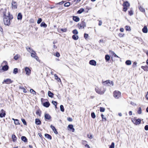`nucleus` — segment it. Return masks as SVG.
Wrapping results in <instances>:
<instances>
[{"mask_svg": "<svg viewBox=\"0 0 148 148\" xmlns=\"http://www.w3.org/2000/svg\"><path fill=\"white\" fill-rule=\"evenodd\" d=\"M73 19L74 21L76 22H78L79 21V18L76 16H74L73 17Z\"/></svg>", "mask_w": 148, "mask_h": 148, "instance_id": "nucleus-19", "label": "nucleus"}, {"mask_svg": "<svg viewBox=\"0 0 148 148\" xmlns=\"http://www.w3.org/2000/svg\"><path fill=\"white\" fill-rule=\"evenodd\" d=\"M145 129L146 130H148V125H147L145 126Z\"/></svg>", "mask_w": 148, "mask_h": 148, "instance_id": "nucleus-61", "label": "nucleus"}, {"mask_svg": "<svg viewBox=\"0 0 148 148\" xmlns=\"http://www.w3.org/2000/svg\"><path fill=\"white\" fill-rule=\"evenodd\" d=\"M8 68V66L7 65H5L2 67V69L3 71H7Z\"/></svg>", "mask_w": 148, "mask_h": 148, "instance_id": "nucleus-14", "label": "nucleus"}, {"mask_svg": "<svg viewBox=\"0 0 148 148\" xmlns=\"http://www.w3.org/2000/svg\"><path fill=\"white\" fill-rule=\"evenodd\" d=\"M20 56L18 55H16L14 57V59L16 60H17L18 58H19Z\"/></svg>", "mask_w": 148, "mask_h": 148, "instance_id": "nucleus-46", "label": "nucleus"}, {"mask_svg": "<svg viewBox=\"0 0 148 148\" xmlns=\"http://www.w3.org/2000/svg\"><path fill=\"white\" fill-rule=\"evenodd\" d=\"M12 138L13 139V141L14 142L16 140V137L15 135L14 134H13L12 135Z\"/></svg>", "mask_w": 148, "mask_h": 148, "instance_id": "nucleus-37", "label": "nucleus"}, {"mask_svg": "<svg viewBox=\"0 0 148 148\" xmlns=\"http://www.w3.org/2000/svg\"><path fill=\"white\" fill-rule=\"evenodd\" d=\"M118 35L120 37H122L123 36L124 34L121 33H119Z\"/></svg>", "mask_w": 148, "mask_h": 148, "instance_id": "nucleus-60", "label": "nucleus"}, {"mask_svg": "<svg viewBox=\"0 0 148 148\" xmlns=\"http://www.w3.org/2000/svg\"><path fill=\"white\" fill-rule=\"evenodd\" d=\"M45 118L46 119L49 120L51 119V116L49 114H46L45 115Z\"/></svg>", "mask_w": 148, "mask_h": 148, "instance_id": "nucleus-15", "label": "nucleus"}, {"mask_svg": "<svg viewBox=\"0 0 148 148\" xmlns=\"http://www.w3.org/2000/svg\"><path fill=\"white\" fill-rule=\"evenodd\" d=\"M52 103L53 104L54 106L57 105V103L56 101H52Z\"/></svg>", "mask_w": 148, "mask_h": 148, "instance_id": "nucleus-58", "label": "nucleus"}, {"mask_svg": "<svg viewBox=\"0 0 148 148\" xmlns=\"http://www.w3.org/2000/svg\"><path fill=\"white\" fill-rule=\"evenodd\" d=\"M70 5V3L69 2H67V3H65L64 4V5L66 7H68Z\"/></svg>", "mask_w": 148, "mask_h": 148, "instance_id": "nucleus-51", "label": "nucleus"}, {"mask_svg": "<svg viewBox=\"0 0 148 148\" xmlns=\"http://www.w3.org/2000/svg\"><path fill=\"white\" fill-rule=\"evenodd\" d=\"M130 5V4L127 1L124 2L123 4V6H125L127 7H129Z\"/></svg>", "mask_w": 148, "mask_h": 148, "instance_id": "nucleus-24", "label": "nucleus"}, {"mask_svg": "<svg viewBox=\"0 0 148 148\" xmlns=\"http://www.w3.org/2000/svg\"><path fill=\"white\" fill-rule=\"evenodd\" d=\"M91 116L92 117L93 119H95L96 117L95 114L94 112L91 113Z\"/></svg>", "mask_w": 148, "mask_h": 148, "instance_id": "nucleus-45", "label": "nucleus"}, {"mask_svg": "<svg viewBox=\"0 0 148 148\" xmlns=\"http://www.w3.org/2000/svg\"><path fill=\"white\" fill-rule=\"evenodd\" d=\"M111 53L113 55L114 57H117V58H119V57L114 52L111 51Z\"/></svg>", "mask_w": 148, "mask_h": 148, "instance_id": "nucleus-40", "label": "nucleus"}, {"mask_svg": "<svg viewBox=\"0 0 148 148\" xmlns=\"http://www.w3.org/2000/svg\"><path fill=\"white\" fill-rule=\"evenodd\" d=\"M42 21V19L40 18H39L37 21V23L38 24H40Z\"/></svg>", "mask_w": 148, "mask_h": 148, "instance_id": "nucleus-49", "label": "nucleus"}, {"mask_svg": "<svg viewBox=\"0 0 148 148\" xmlns=\"http://www.w3.org/2000/svg\"><path fill=\"white\" fill-rule=\"evenodd\" d=\"M43 105L45 107L47 108L50 105V103L48 102H46L43 103Z\"/></svg>", "mask_w": 148, "mask_h": 148, "instance_id": "nucleus-20", "label": "nucleus"}, {"mask_svg": "<svg viewBox=\"0 0 148 148\" xmlns=\"http://www.w3.org/2000/svg\"><path fill=\"white\" fill-rule=\"evenodd\" d=\"M103 84L106 86H113L114 83L112 81L108 80L102 82Z\"/></svg>", "mask_w": 148, "mask_h": 148, "instance_id": "nucleus-2", "label": "nucleus"}, {"mask_svg": "<svg viewBox=\"0 0 148 148\" xmlns=\"http://www.w3.org/2000/svg\"><path fill=\"white\" fill-rule=\"evenodd\" d=\"M54 55L58 57H59L60 56V54L58 52H57L56 54H54Z\"/></svg>", "mask_w": 148, "mask_h": 148, "instance_id": "nucleus-52", "label": "nucleus"}, {"mask_svg": "<svg viewBox=\"0 0 148 148\" xmlns=\"http://www.w3.org/2000/svg\"><path fill=\"white\" fill-rule=\"evenodd\" d=\"M40 25L41 27H43L45 28L47 27V25L44 22H42Z\"/></svg>", "mask_w": 148, "mask_h": 148, "instance_id": "nucleus-32", "label": "nucleus"}, {"mask_svg": "<svg viewBox=\"0 0 148 148\" xmlns=\"http://www.w3.org/2000/svg\"><path fill=\"white\" fill-rule=\"evenodd\" d=\"M143 32L145 33H146L147 32L148 29L146 26H145L142 29Z\"/></svg>", "mask_w": 148, "mask_h": 148, "instance_id": "nucleus-16", "label": "nucleus"}, {"mask_svg": "<svg viewBox=\"0 0 148 148\" xmlns=\"http://www.w3.org/2000/svg\"><path fill=\"white\" fill-rule=\"evenodd\" d=\"M18 69L17 68H14V69L13 73L14 74H16L18 73Z\"/></svg>", "mask_w": 148, "mask_h": 148, "instance_id": "nucleus-36", "label": "nucleus"}, {"mask_svg": "<svg viewBox=\"0 0 148 148\" xmlns=\"http://www.w3.org/2000/svg\"><path fill=\"white\" fill-rule=\"evenodd\" d=\"M73 33L75 35H76L78 34V32L77 29H74L73 31Z\"/></svg>", "mask_w": 148, "mask_h": 148, "instance_id": "nucleus-38", "label": "nucleus"}, {"mask_svg": "<svg viewBox=\"0 0 148 148\" xmlns=\"http://www.w3.org/2000/svg\"><path fill=\"white\" fill-rule=\"evenodd\" d=\"M142 69H143L145 71H148V66H142L141 67Z\"/></svg>", "mask_w": 148, "mask_h": 148, "instance_id": "nucleus-21", "label": "nucleus"}, {"mask_svg": "<svg viewBox=\"0 0 148 148\" xmlns=\"http://www.w3.org/2000/svg\"><path fill=\"white\" fill-rule=\"evenodd\" d=\"M95 90L97 93L99 94H102L104 93L105 92L104 90H101V88H96Z\"/></svg>", "mask_w": 148, "mask_h": 148, "instance_id": "nucleus-6", "label": "nucleus"}, {"mask_svg": "<svg viewBox=\"0 0 148 148\" xmlns=\"http://www.w3.org/2000/svg\"><path fill=\"white\" fill-rule=\"evenodd\" d=\"M61 30L63 32H66L67 29L66 28H64L63 29H61Z\"/></svg>", "mask_w": 148, "mask_h": 148, "instance_id": "nucleus-63", "label": "nucleus"}, {"mask_svg": "<svg viewBox=\"0 0 148 148\" xmlns=\"http://www.w3.org/2000/svg\"><path fill=\"white\" fill-rule=\"evenodd\" d=\"M2 65H7V62L6 61H3V63H2Z\"/></svg>", "mask_w": 148, "mask_h": 148, "instance_id": "nucleus-55", "label": "nucleus"}, {"mask_svg": "<svg viewBox=\"0 0 148 148\" xmlns=\"http://www.w3.org/2000/svg\"><path fill=\"white\" fill-rule=\"evenodd\" d=\"M11 4L13 8L16 9L17 8V3L16 2L12 1Z\"/></svg>", "mask_w": 148, "mask_h": 148, "instance_id": "nucleus-11", "label": "nucleus"}, {"mask_svg": "<svg viewBox=\"0 0 148 148\" xmlns=\"http://www.w3.org/2000/svg\"><path fill=\"white\" fill-rule=\"evenodd\" d=\"M139 10H140V11H141V12H145V9L144 8H143L141 6H140L139 8Z\"/></svg>", "mask_w": 148, "mask_h": 148, "instance_id": "nucleus-34", "label": "nucleus"}, {"mask_svg": "<svg viewBox=\"0 0 148 148\" xmlns=\"http://www.w3.org/2000/svg\"><path fill=\"white\" fill-rule=\"evenodd\" d=\"M132 122L135 125H138L141 122L140 119H134L132 120Z\"/></svg>", "mask_w": 148, "mask_h": 148, "instance_id": "nucleus-5", "label": "nucleus"}, {"mask_svg": "<svg viewBox=\"0 0 148 148\" xmlns=\"http://www.w3.org/2000/svg\"><path fill=\"white\" fill-rule=\"evenodd\" d=\"M137 64V63L135 62L133 63V64L132 66H133L135 67L136 66Z\"/></svg>", "mask_w": 148, "mask_h": 148, "instance_id": "nucleus-62", "label": "nucleus"}, {"mask_svg": "<svg viewBox=\"0 0 148 148\" xmlns=\"http://www.w3.org/2000/svg\"><path fill=\"white\" fill-rule=\"evenodd\" d=\"M60 110L61 111L63 112L64 111V107L63 105H61L60 106Z\"/></svg>", "mask_w": 148, "mask_h": 148, "instance_id": "nucleus-42", "label": "nucleus"}, {"mask_svg": "<svg viewBox=\"0 0 148 148\" xmlns=\"http://www.w3.org/2000/svg\"><path fill=\"white\" fill-rule=\"evenodd\" d=\"M54 77H55V79L57 80V81L59 82H61V80L58 77V76L56 74L54 75Z\"/></svg>", "mask_w": 148, "mask_h": 148, "instance_id": "nucleus-28", "label": "nucleus"}, {"mask_svg": "<svg viewBox=\"0 0 148 148\" xmlns=\"http://www.w3.org/2000/svg\"><path fill=\"white\" fill-rule=\"evenodd\" d=\"M21 121L23 123V124L24 125H27L26 122V121H25V120L24 119H21Z\"/></svg>", "mask_w": 148, "mask_h": 148, "instance_id": "nucleus-50", "label": "nucleus"}, {"mask_svg": "<svg viewBox=\"0 0 148 148\" xmlns=\"http://www.w3.org/2000/svg\"><path fill=\"white\" fill-rule=\"evenodd\" d=\"M84 11V9L82 8L77 11V13L79 14H80L83 12Z\"/></svg>", "mask_w": 148, "mask_h": 148, "instance_id": "nucleus-26", "label": "nucleus"}, {"mask_svg": "<svg viewBox=\"0 0 148 148\" xmlns=\"http://www.w3.org/2000/svg\"><path fill=\"white\" fill-rule=\"evenodd\" d=\"M5 111L3 109H1L0 112V117H4L5 116Z\"/></svg>", "mask_w": 148, "mask_h": 148, "instance_id": "nucleus-9", "label": "nucleus"}, {"mask_svg": "<svg viewBox=\"0 0 148 148\" xmlns=\"http://www.w3.org/2000/svg\"><path fill=\"white\" fill-rule=\"evenodd\" d=\"M123 6V11L124 12H126L127 10V8L128 7H126V6Z\"/></svg>", "mask_w": 148, "mask_h": 148, "instance_id": "nucleus-54", "label": "nucleus"}, {"mask_svg": "<svg viewBox=\"0 0 148 148\" xmlns=\"http://www.w3.org/2000/svg\"><path fill=\"white\" fill-rule=\"evenodd\" d=\"M21 139L23 141L25 142H26L27 141V139L24 136H22L21 137Z\"/></svg>", "mask_w": 148, "mask_h": 148, "instance_id": "nucleus-29", "label": "nucleus"}, {"mask_svg": "<svg viewBox=\"0 0 148 148\" xmlns=\"http://www.w3.org/2000/svg\"><path fill=\"white\" fill-rule=\"evenodd\" d=\"M22 18V15L21 13H19L17 15V19L21 20Z\"/></svg>", "mask_w": 148, "mask_h": 148, "instance_id": "nucleus-27", "label": "nucleus"}, {"mask_svg": "<svg viewBox=\"0 0 148 148\" xmlns=\"http://www.w3.org/2000/svg\"><path fill=\"white\" fill-rule=\"evenodd\" d=\"M4 82L6 84H10L13 82V81H12L10 79H7L4 80Z\"/></svg>", "mask_w": 148, "mask_h": 148, "instance_id": "nucleus-12", "label": "nucleus"}, {"mask_svg": "<svg viewBox=\"0 0 148 148\" xmlns=\"http://www.w3.org/2000/svg\"><path fill=\"white\" fill-rule=\"evenodd\" d=\"M3 17L4 24L6 25H9L10 24V20L13 18L12 16H11L9 13L7 15L5 13H4Z\"/></svg>", "mask_w": 148, "mask_h": 148, "instance_id": "nucleus-1", "label": "nucleus"}, {"mask_svg": "<svg viewBox=\"0 0 148 148\" xmlns=\"http://www.w3.org/2000/svg\"><path fill=\"white\" fill-rule=\"evenodd\" d=\"M68 128L72 130V132H74L75 129L73 127V125H69L68 127Z\"/></svg>", "mask_w": 148, "mask_h": 148, "instance_id": "nucleus-17", "label": "nucleus"}, {"mask_svg": "<svg viewBox=\"0 0 148 148\" xmlns=\"http://www.w3.org/2000/svg\"><path fill=\"white\" fill-rule=\"evenodd\" d=\"M26 49L30 53L33 51V50L29 47H26Z\"/></svg>", "mask_w": 148, "mask_h": 148, "instance_id": "nucleus-35", "label": "nucleus"}, {"mask_svg": "<svg viewBox=\"0 0 148 148\" xmlns=\"http://www.w3.org/2000/svg\"><path fill=\"white\" fill-rule=\"evenodd\" d=\"M113 95L114 97L116 99H119L121 97V93L118 91H115L114 92Z\"/></svg>", "mask_w": 148, "mask_h": 148, "instance_id": "nucleus-3", "label": "nucleus"}, {"mask_svg": "<svg viewBox=\"0 0 148 148\" xmlns=\"http://www.w3.org/2000/svg\"><path fill=\"white\" fill-rule=\"evenodd\" d=\"M78 26L79 29L84 28L86 26V24L84 21H82L80 23H79Z\"/></svg>", "mask_w": 148, "mask_h": 148, "instance_id": "nucleus-4", "label": "nucleus"}, {"mask_svg": "<svg viewBox=\"0 0 148 148\" xmlns=\"http://www.w3.org/2000/svg\"><path fill=\"white\" fill-rule=\"evenodd\" d=\"M105 110V109L103 107H100V111L101 112H104Z\"/></svg>", "mask_w": 148, "mask_h": 148, "instance_id": "nucleus-47", "label": "nucleus"}, {"mask_svg": "<svg viewBox=\"0 0 148 148\" xmlns=\"http://www.w3.org/2000/svg\"><path fill=\"white\" fill-rule=\"evenodd\" d=\"M45 137L48 139L51 140L52 138L51 136L48 134H45Z\"/></svg>", "mask_w": 148, "mask_h": 148, "instance_id": "nucleus-23", "label": "nucleus"}, {"mask_svg": "<svg viewBox=\"0 0 148 148\" xmlns=\"http://www.w3.org/2000/svg\"><path fill=\"white\" fill-rule=\"evenodd\" d=\"M30 92L33 95L36 94V92L33 89H31L30 90Z\"/></svg>", "mask_w": 148, "mask_h": 148, "instance_id": "nucleus-39", "label": "nucleus"}, {"mask_svg": "<svg viewBox=\"0 0 148 148\" xmlns=\"http://www.w3.org/2000/svg\"><path fill=\"white\" fill-rule=\"evenodd\" d=\"M48 96L51 97V98H52L53 97V95H54L50 91H49L48 92Z\"/></svg>", "mask_w": 148, "mask_h": 148, "instance_id": "nucleus-22", "label": "nucleus"}, {"mask_svg": "<svg viewBox=\"0 0 148 148\" xmlns=\"http://www.w3.org/2000/svg\"><path fill=\"white\" fill-rule=\"evenodd\" d=\"M31 53V56L32 57L36 59L37 61L38 60V58L37 56H36V52L33 51V52H32Z\"/></svg>", "mask_w": 148, "mask_h": 148, "instance_id": "nucleus-7", "label": "nucleus"}, {"mask_svg": "<svg viewBox=\"0 0 148 148\" xmlns=\"http://www.w3.org/2000/svg\"><path fill=\"white\" fill-rule=\"evenodd\" d=\"M51 127L53 131L54 132V133L56 134H57L58 132L57 131L55 127L53 126H52V125H51L50 126Z\"/></svg>", "mask_w": 148, "mask_h": 148, "instance_id": "nucleus-13", "label": "nucleus"}, {"mask_svg": "<svg viewBox=\"0 0 148 148\" xmlns=\"http://www.w3.org/2000/svg\"><path fill=\"white\" fill-rule=\"evenodd\" d=\"M129 12V14H130V15H132L133 14V12L132 10H131L130 11H128Z\"/></svg>", "mask_w": 148, "mask_h": 148, "instance_id": "nucleus-57", "label": "nucleus"}, {"mask_svg": "<svg viewBox=\"0 0 148 148\" xmlns=\"http://www.w3.org/2000/svg\"><path fill=\"white\" fill-rule=\"evenodd\" d=\"M110 58V56L109 55H106L105 58L106 60V61H108L109 60Z\"/></svg>", "mask_w": 148, "mask_h": 148, "instance_id": "nucleus-33", "label": "nucleus"}, {"mask_svg": "<svg viewBox=\"0 0 148 148\" xmlns=\"http://www.w3.org/2000/svg\"><path fill=\"white\" fill-rule=\"evenodd\" d=\"M138 114H140L142 113V111H141V108L140 107L138 109Z\"/></svg>", "mask_w": 148, "mask_h": 148, "instance_id": "nucleus-53", "label": "nucleus"}, {"mask_svg": "<svg viewBox=\"0 0 148 148\" xmlns=\"http://www.w3.org/2000/svg\"><path fill=\"white\" fill-rule=\"evenodd\" d=\"M35 123L37 125H40L41 124V121L38 119H35Z\"/></svg>", "mask_w": 148, "mask_h": 148, "instance_id": "nucleus-18", "label": "nucleus"}, {"mask_svg": "<svg viewBox=\"0 0 148 148\" xmlns=\"http://www.w3.org/2000/svg\"><path fill=\"white\" fill-rule=\"evenodd\" d=\"M125 28L126 30L127 31H130L131 30L130 27L128 26H126Z\"/></svg>", "mask_w": 148, "mask_h": 148, "instance_id": "nucleus-43", "label": "nucleus"}, {"mask_svg": "<svg viewBox=\"0 0 148 148\" xmlns=\"http://www.w3.org/2000/svg\"><path fill=\"white\" fill-rule=\"evenodd\" d=\"M67 120L69 121H72V119L70 117L68 118Z\"/></svg>", "mask_w": 148, "mask_h": 148, "instance_id": "nucleus-64", "label": "nucleus"}, {"mask_svg": "<svg viewBox=\"0 0 148 148\" xmlns=\"http://www.w3.org/2000/svg\"><path fill=\"white\" fill-rule=\"evenodd\" d=\"M78 38V36L76 35H74L72 36V38L74 40H77Z\"/></svg>", "mask_w": 148, "mask_h": 148, "instance_id": "nucleus-31", "label": "nucleus"}, {"mask_svg": "<svg viewBox=\"0 0 148 148\" xmlns=\"http://www.w3.org/2000/svg\"><path fill=\"white\" fill-rule=\"evenodd\" d=\"M87 136L88 138L90 139H92V136L91 134H88Z\"/></svg>", "mask_w": 148, "mask_h": 148, "instance_id": "nucleus-56", "label": "nucleus"}, {"mask_svg": "<svg viewBox=\"0 0 148 148\" xmlns=\"http://www.w3.org/2000/svg\"><path fill=\"white\" fill-rule=\"evenodd\" d=\"M14 123L16 125H19L20 124L18 120L17 119H16L15 120V121Z\"/></svg>", "mask_w": 148, "mask_h": 148, "instance_id": "nucleus-44", "label": "nucleus"}, {"mask_svg": "<svg viewBox=\"0 0 148 148\" xmlns=\"http://www.w3.org/2000/svg\"><path fill=\"white\" fill-rule=\"evenodd\" d=\"M19 88L20 89H22L23 91V92L24 93H26L27 92V91L23 87V86H20L19 87Z\"/></svg>", "mask_w": 148, "mask_h": 148, "instance_id": "nucleus-30", "label": "nucleus"}, {"mask_svg": "<svg viewBox=\"0 0 148 148\" xmlns=\"http://www.w3.org/2000/svg\"><path fill=\"white\" fill-rule=\"evenodd\" d=\"M88 34H84V38H85V39H86L88 37Z\"/></svg>", "mask_w": 148, "mask_h": 148, "instance_id": "nucleus-59", "label": "nucleus"}, {"mask_svg": "<svg viewBox=\"0 0 148 148\" xmlns=\"http://www.w3.org/2000/svg\"><path fill=\"white\" fill-rule=\"evenodd\" d=\"M125 63L126 65H130L131 64L132 62L130 60H127L126 61Z\"/></svg>", "mask_w": 148, "mask_h": 148, "instance_id": "nucleus-25", "label": "nucleus"}, {"mask_svg": "<svg viewBox=\"0 0 148 148\" xmlns=\"http://www.w3.org/2000/svg\"><path fill=\"white\" fill-rule=\"evenodd\" d=\"M25 70L26 72V74L28 76H29L31 73V70L28 67H25Z\"/></svg>", "mask_w": 148, "mask_h": 148, "instance_id": "nucleus-8", "label": "nucleus"}, {"mask_svg": "<svg viewBox=\"0 0 148 148\" xmlns=\"http://www.w3.org/2000/svg\"><path fill=\"white\" fill-rule=\"evenodd\" d=\"M101 116L102 118L103 121H106V118L104 117V115L103 114H101Z\"/></svg>", "mask_w": 148, "mask_h": 148, "instance_id": "nucleus-41", "label": "nucleus"}, {"mask_svg": "<svg viewBox=\"0 0 148 148\" xmlns=\"http://www.w3.org/2000/svg\"><path fill=\"white\" fill-rule=\"evenodd\" d=\"M89 63L91 65L95 66L96 65L97 62L95 60H92L90 61Z\"/></svg>", "mask_w": 148, "mask_h": 148, "instance_id": "nucleus-10", "label": "nucleus"}, {"mask_svg": "<svg viewBox=\"0 0 148 148\" xmlns=\"http://www.w3.org/2000/svg\"><path fill=\"white\" fill-rule=\"evenodd\" d=\"M114 143L112 142L111 145L110 147V148H114Z\"/></svg>", "mask_w": 148, "mask_h": 148, "instance_id": "nucleus-48", "label": "nucleus"}]
</instances>
